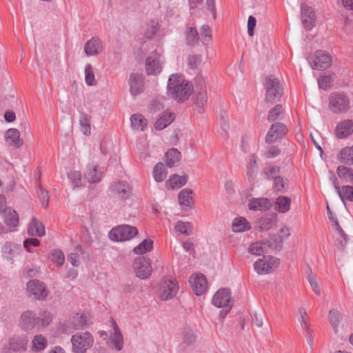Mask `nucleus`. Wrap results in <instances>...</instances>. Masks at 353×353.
Segmentation results:
<instances>
[{
	"instance_id": "nucleus-1",
	"label": "nucleus",
	"mask_w": 353,
	"mask_h": 353,
	"mask_svg": "<svg viewBox=\"0 0 353 353\" xmlns=\"http://www.w3.org/2000/svg\"><path fill=\"white\" fill-rule=\"evenodd\" d=\"M192 91V83L185 81L183 75L173 74L170 76L167 85L168 96L178 101H183L188 99Z\"/></svg>"
},
{
	"instance_id": "nucleus-2",
	"label": "nucleus",
	"mask_w": 353,
	"mask_h": 353,
	"mask_svg": "<svg viewBox=\"0 0 353 353\" xmlns=\"http://www.w3.org/2000/svg\"><path fill=\"white\" fill-rule=\"evenodd\" d=\"M52 319L51 314L46 311L37 316L34 312L27 310L21 314L19 325L25 331L32 330L34 327L39 329L48 325Z\"/></svg>"
},
{
	"instance_id": "nucleus-3",
	"label": "nucleus",
	"mask_w": 353,
	"mask_h": 353,
	"mask_svg": "<svg viewBox=\"0 0 353 353\" xmlns=\"http://www.w3.org/2000/svg\"><path fill=\"white\" fill-rule=\"evenodd\" d=\"M265 101L268 103H275L279 101L283 94V88L280 81L272 76L265 79Z\"/></svg>"
},
{
	"instance_id": "nucleus-4",
	"label": "nucleus",
	"mask_w": 353,
	"mask_h": 353,
	"mask_svg": "<svg viewBox=\"0 0 353 353\" xmlns=\"http://www.w3.org/2000/svg\"><path fill=\"white\" fill-rule=\"evenodd\" d=\"M329 108L335 114L347 112L350 108L349 97L343 92H334L329 97Z\"/></svg>"
},
{
	"instance_id": "nucleus-5",
	"label": "nucleus",
	"mask_w": 353,
	"mask_h": 353,
	"mask_svg": "<svg viewBox=\"0 0 353 353\" xmlns=\"http://www.w3.org/2000/svg\"><path fill=\"white\" fill-rule=\"evenodd\" d=\"M71 343L74 353H85L93 345L94 339L90 332L77 333L72 336Z\"/></svg>"
},
{
	"instance_id": "nucleus-6",
	"label": "nucleus",
	"mask_w": 353,
	"mask_h": 353,
	"mask_svg": "<svg viewBox=\"0 0 353 353\" xmlns=\"http://www.w3.org/2000/svg\"><path fill=\"white\" fill-rule=\"evenodd\" d=\"M137 234L138 230L136 227L130 225H120L112 228V241H129Z\"/></svg>"
},
{
	"instance_id": "nucleus-7",
	"label": "nucleus",
	"mask_w": 353,
	"mask_h": 353,
	"mask_svg": "<svg viewBox=\"0 0 353 353\" xmlns=\"http://www.w3.org/2000/svg\"><path fill=\"white\" fill-rule=\"evenodd\" d=\"M179 286L175 279L172 276H164L160 288V298L163 301L173 299L177 294Z\"/></svg>"
},
{
	"instance_id": "nucleus-8",
	"label": "nucleus",
	"mask_w": 353,
	"mask_h": 353,
	"mask_svg": "<svg viewBox=\"0 0 353 353\" xmlns=\"http://www.w3.org/2000/svg\"><path fill=\"white\" fill-rule=\"evenodd\" d=\"M308 62L314 70H325L332 64L330 54L323 50H316L313 57H310Z\"/></svg>"
},
{
	"instance_id": "nucleus-9",
	"label": "nucleus",
	"mask_w": 353,
	"mask_h": 353,
	"mask_svg": "<svg viewBox=\"0 0 353 353\" xmlns=\"http://www.w3.org/2000/svg\"><path fill=\"white\" fill-rule=\"evenodd\" d=\"M212 303L216 307H228L231 309L234 301L231 297V291L228 288H221L214 295Z\"/></svg>"
},
{
	"instance_id": "nucleus-10",
	"label": "nucleus",
	"mask_w": 353,
	"mask_h": 353,
	"mask_svg": "<svg viewBox=\"0 0 353 353\" xmlns=\"http://www.w3.org/2000/svg\"><path fill=\"white\" fill-rule=\"evenodd\" d=\"M136 275L141 279H148L152 272L151 261L149 258L138 256L134 259Z\"/></svg>"
},
{
	"instance_id": "nucleus-11",
	"label": "nucleus",
	"mask_w": 353,
	"mask_h": 353,
	"mask_svg": "<svg viewBox=\"0 0 353 353\" xmlns=\"http://www.w3.org/2000/svg\"><path fill=\"white\" fill-rule=\"evenodd\" d=\"M161 54L156 50L152 51L145 60V71L148 75H157L161 73Z\"/></svg>"
},
{
	"instance_id": "nucleus-12",
	"label": "nucleus",
	"mask_w": 353,
	"mask_h": 353,
	"mask_svg": "<svg viewBox=\"0 0 353 353\" xmlns=\"http://www.w3.org/2000/svg\"><path fill=\"white\" fill-rule=\"evenodd\" d=\"M288 130L285 124L276 122L272 124L265 136V142L268 144L276 142L278 139H282L288 132Z\"/></svg>"
},
{
	"instance_id": "nucleus-13",
	"label": "nucleus",
	"mask_w": 353,
	"mask_h": 353,
	"mask_svg": "<svg viewBox=\"0 0 353 353\" xmlns=\"http://www.w3.org/2000/svg\"><path fill=\"white\" fill-rule=\"evenodd\" d=\"M145 77L142 74L132 73L128 79L130 92L134 97L141 94L145 89Z\"/></svg>"
},
{
	"instance_id": "nucleus-14",
	"label": "nucleus",
	"mask_w": 353,
	"mask_h": 353,
	"mask_svg": "<svg viewBox=\"0 0 353 353\" xmlns=\"http://www.w3.org/2000/svg\"><path fill=\"white\" fill-rule=\"evenodd\" d=\"M28 292L37 299H44L48 296V291L45 284L37 279H33L27 283Z\"/></svg>"
},
{
	"instance_id": "nucleus-15",
	"label": "nucleus",
	"mask_w": 353,
	"mask_h": 353,
	"mask_svg": "<svg viewBox=\"0 0 353 353\" xmlns=\"http://www.w3.org/2000/svg\"><path fill=\"white\" fill-rule=\"evenodd\" d=\"M28 341L26 336L12 338L8 345L2 347L1 352L2 353H9L11 350L24 351L26 349Z\"/></svg>"
},
{
	"instance_id": "nucleus-16",
	"label": "nucleus",
	"mask_w": 353,
	"mask_h": 353,
	"mask_svg": "<svg viewBox=\"0 0 353 353\" xmlns=\"http://www.w3.org/2000/svg\"><path fill=\"white\" fill-rule=\"evenodd\" d=\"M302 23L307 30H311L315 26V13L313 9L305 4L301 6Z\"/></svg>"
},
{
	"instance_id": "nucleus-17",
	"label": "nucleus",
	"mask_w": 353,
	"mask_h": 353,
	"mask_svg": "<svg viewBox=\"0 0 353 353\" xmlns=\"http://www.w3.org/2000/svg\"><path fill=\"white\" fill-rule=\"evenodd\" d=\"M103 176V172L101 168L94 163H89L86 166L85 177L90 183H99Z\"/></svg>"
},
{
	"instance_id": "nucleus-18",
	"label": "nucleus",
	"mask_w": 353,
	"mask_h": 353,
	"mask_svg": "<svg viewBox=\"0 0 353 353\" xmlns=\"http://www.w3.org/2000/svg\"><path fill=\"white\" fill-rule=\"evenodd\" d=\"M189 283L196 296L202 295L205 292L208 282L203 274L196 275L195 277L190 276Z\"/></svg>"
},
{
	"instance_id": "nucleus-19",
	"label": "nucleus",
	"mask_w": 353,
	"mask_h": 353,
	"mask_svg": "<svg viewBox=\"0 0 353 353\" xmlns=\"http://www.w3.org/2000/svg\"><path fill=\"white\" fill-rule=\"evenodd\" d=\"M248 160L249 162L246 165V174L249 183L252 185L259 172L257 157L254 154H251L248 156Z\"/></svg>"
},
{
	"instance_id": "nucleus-20",
	"label": "nucleus",
	"mask_w": 353,
	"mask_h": 353,
	"mask_svg": "<svg viewBox=\"0 0 353 353\" xmlns=\"http://www.w3.org/2000/svg\"><path fill=\"white\" fill-rule=\"evenodd\" d=\"M112 330L114 333H112V349H115L117 351H121L124 345L123 336L120 331L117 322L112 318Z\"/></svg>"
},
{
	"instance_id": "nucleus-21",
	"label": "nucleus",
	"mask_w": 353,
	"mask_h": 353,
	"mask_svg": "<svg viewBox=\"0 0 353 353\" xmlns=\"http://www.w3.org/2000/svg\"><path fill=\"white\" fill-rule=\"evenodd\" d=\"M272 206L268 198H252L249 199L248 208L252 211H266Z\"/></svg>"
},
{
	"instance_id": "nucleus-22",
	"label": "nucleus",
	"mask_w": 353,
	"mask_h": 353,
	"mask_svg": "<svg viewBox=\"0 0 353 353\" xmlns=\"http://www.w3.org/2000/svg\"><path fill=\"white\" fill-rule=\"evenodd\" d=\"M5 140L6 143L16 148L21 147L23 141L20 138V132L16 128H10L5 133Z\"/></svg>"
},
{
	"instance_id": "nucleus-23",
	"label": "nucleus",
	"mask_w": 353,
	"mask_h": 353,
	"mask_svg": "<svg viewBox=\"0 0 353 353\" xmlns=\"http://www.w3.org/2000/svg\"><path fill=\"white\" fill-rule=\"evenodd\" d=\"M21 248L20 245L12 242H6L2 246L3 256L8 261H12L14 258L20 254Z\"/></svg>"
},
{
	"instance_id": "nucleus-24",
	"label": "nucleus",
	"mask_w": 353,
	"mask_h": 353,
	"mask_svg": "<svg viewBox=\"0 0 353 353\" xmlns=\"http://www.w3.org/2000/svg\"><path fill=\"white\" fill-rule=\"evenodd\" d=\"M88 314H77L72 319L65 325L67 330L71 327L72 330H79L88 324Z\"/></svg>"
},
{
	"instance_id": "nucleus-25",
	"label": "nucleus",
	"mask_w": 353,
	"mask_h": 353,
	"mask_svg": "<svg viewBox=\"0 0 353 353\" xmlns=\"http://www.w3.org/2000/svg\"><path fill=\"white\" fill-rule=\"evenodd\" d=\"M335 132L339 139L348 137L353 132V121L350 119L341 121L336 125Z\"/></svg>"
},
{
	"instance_id": "nucleus-26",
	"label": "nucleus",
	"mask_w": 353,
	"mask_h": 353,
	"mask_svg": "<svg viewBox=\"0 0 353 353\" xmlns=\"http://www.w3.org/2000/svg\"><path fill=\"white\" fill-rule=\"evenodd\" d=\"M188 178V175L179 176L176 174H174L165 181V187L168 189L172 190L179 189L187 183Z\"/></svg>"
},
{
	"instance_id": "nucleus-27",
	"label": "nucleus",
	"mask_w": 353,
	"mask_h": 353,
	"mask_svg": "<svg viewBox=\"0 0 353 353\" xmlns=\"http://www.w3.org/2000/svg\"><path fill=\"white\" fill-rule=\"evenodd\" d=\"M101 41L95 38H92L87 41L84 46V52L88 56H94L102 51Z\"/></svg>"
},
{
	"instance_id": "nucleus-28",
	"label": "nucleus",
	"mask_w": 353,
	"mask_h": 353,
	"mask_svg": "<svg viewBox=\"0 0 353 353\" xmlns=\"http://www.w3.org/2000/svg\"><path fill=\"white\" fill-rule=\"evenodd\" d=\"M112 191L121 199H127L130 194V186L126 181H118L115 183Z\"/></svg>"
},
{
	"instance_id": "nucleus-29",
	"label": "nucleus",
	"mask_w": 353,
	"mask_h": 353,
	"mask_svg": "<svg viewBox=\"0 0 353 353\" xmlns=\"http://www.w3.org/2000/svg\"><path fill=\"white\" fill-rule=\"evenodd\" d=\"M184 34L187 46L194 47L199 45V36L195 27L188 26Z\"/></svg>"
},
{
	"instance_id": "nucleus-30",
	"label": "nucleus",
	"mask_w": 353,
	"mask_h": 353,
	"mask_svg": "<svg viewBox=\"0 0 353 353\" xmlns=\"http://www.w3.org/2000/svg\"><path fill=\"white\" fill-rule=\"evenodd\" d=\"M277 221V214L276 213H268L262 216L259 220V228L261 230H268L273 227Z\"/></svg>"
},
{
	"instance_id": "nucleus-31",
	"label": "nucleus",
	"mask_w": 353,
	"mask_h": 353,
	"mask_svg": "<svg viewBox=\"0 0 353 353\" xmlns=\"http://www.w3.org/2000/svg\"><path fill=\"white\" fill-rule=\"evenodd\" d=\"M3 221L10 227H16L19 223V216L17 212L10 208L4 209L3 212Z\"/></svg>"
},
{
	"instance_id": "nucleus-32",
	"label": "nucleus",
	"mask_w": 353,
	"mask_h": 353,
	"mask_svg": "<svg viewBox=\"0 0 353 353\" xmlns=\"http://www.w3.org/2000/svg\"><path fill=\"white\" fill-rule=\"evenodd\" d=\"M175 116L173 112H165L160 117L154 124L157 130H162L171 124L174 120Z\"/></svg>"
},
{
	"instance_id": "nucleus-33",
	"label": "nucleus",
	"mask_w": 353,
	"mask_h": 353,
	"mask_svg": "<svg viewBox=\"0 0 353 353\" xmlns=\"http://www.w3.org/2000/svg\"><path fill=\"white\" fill-rule=\"evenodd\" d=\"M28 232L32 236H42L45 235V228L41 222L32 218L29 225Z\"/></svg>"
},
{
	"instance_id": "nucleus-34",
	"label": "nucleus",
	"mask_w": 353,
	"mask_h": 353,
	"mask_svg": "<svg viewBox=\"0 0 353 353\" xmlns=\"http://www.w3.org/2000/svg\"><path fill=\"white\" fill-rule=\"evenodd\" d=\"M196 93L194 103L197 112L203 114L204 112V106L208 101L207 91H199L196 92Z\"/></svg>"
},
{
	"instance_id": "nucleus-35",
	"label": "nucleus",
	"mask_w": 353,
	"mask_h": 353,
	"mask_svg": "<svg viewBox=\"0 0 353 353\" xmlns=\"http://www.w3.org/2000/svg\"><path fill=\"white\" fill-rule=\"evenodd\" d=\"M181 159V152L176 148H171L165 153L166 165L169 168L174 166Z\"/></svg>"
},
{
	"instance_id": "nucleus-36",
	"label": "nucleus",
	"mask_w": 353,
	"mask_h": 353,
	"mask_svg": "<svg viewBox=\"0 0 353 353\" xmlns=\"http://www.w3.org/2000/svg\"><path fill=\"white\" fill-rule=\"evenodd\" d=\"M288 190V180L281 176L274 178L273 190L277 194H283Z\"/></svg>"
},
{
	"instance_id": "nucleus-37",
	"label": "nucleus",
	"mask_w": 353,
	"mask_h": 353,
	"mask_svg": "<svg viewBox=\"0 0 353 353\" xmlns=\"http://www.w3.org/2000/svg\"><path fill=\"white\" fill-rule=\"evenodd\" d=\"M291 199L285 196H279L275 201V209L281 213L287 212L290 208Z\"/></svg>"
},
{
	"instance_id": "nucleus-38",
	"label": "nucleus",
	"mask_w": 353,
	"mask_h": 353,
	"mask_svg": "<svg viewBox=\"0 0 353 353\" xmlns=\"http://www.w3.org/2000/svg\"><path fill=\"white\" fill-rule=\"evenodd\" d=\"M132 127L137 130L143 131L147 126V120L142 114H134L130 117Z\"/></svg>"
},
{
	"instance_id": "nucleus-39",
	"label": "nucleus",
	"mask_w": 353,
	"mask_h": 353,
	"mask_svg": "<svg viewBox=\"0 0 353 353\" xmlns=\"http://www.w3.org/2000/svg\"><path fill=\"white\" fill-rule=\"evenodd\" d=\"M193 191L191 189H184L179 194V202L181 205L192 207L194 204L193 198L191 194Z\"/></svg>"
},
{
	"instance_id": "nucleus-40",
	"label": "nucleus",
	"mask_w": 353,
	"mask_h": 353,
	"mask_svg": "<svg viewBox=\"0 0 353 353\" xmlns=\"http://www.w3.org/2000/svg\"><path fill=\"white\" fill-rule=\"evenodd\" d=\"M79 123L80 131L85 136L91 134L90 117L85 113H81Z\"/></svg>"
},
{
	"instance_id": "nucleus-41",
	"label": "nucleus",
	"mask_w": 353,
	"mask_h": 353,
	"mask_svg": "<svg viewBox=\"0 0 353 353\" xmlns=\"http://www.w3.org/2000/svg\"><path fill=\"white\" fill-rule=\"evenodd\" d=\"M328 319L330 324L332 325L334 332L336 334L338 332V328L339 324L342 320L341 314L335 309L330 310L328 313Z\"/></svg>"
},
{
	"instance_id": "nucleus-42",
	"label": "nucleus",
	"mask_w": 353,
	"mask_h": 353,
	"mask_svg": "<svg viewBox=\"0 0 353 353\" xmlns=\"http://www.w3.org/2000/svg\"><path fill=\"white\" fill-rule=\"evenodd\" d=\"M338 157L341 161L348 165H353V146L343 148Z\"/></svg>"
},
{
	"instance_id": "nucleus-43",
	"label": "nucleus",
	"mask_w": 353,
	"mask_h": 353,
	"mask_svg": "<svg viewBox=\"0 0 353 353\" xmlns=\"http://www.w3.org/2000/svg\"><path fill=\"white\" fill-rule=\"evenodd\" d=\"M154 179L157 182L163 181L167 176V170L163 163L159 162L154 167Z\"/></svg>"
},
{
	"instance_id": "nucleus-44",
	"label": "nucleus",
	"mask_w": 353,
	"mask_h": 353,
	"mask_svg": "<svg viewBox=\"0 0 353 353\" xmlns=\"http://www.w3.org/2000/svg\"><path fill=\"white\" fill-rule=\"evenodd\" d=\"M153 241L150 239H144L141 243L134 248L133 252L136 254H143L152 250Z\"/></svg>"
},
{
	"instance_id": "nucleus-45",
	"label": "nucleus",
	"mask_w": 353,
	"mask_h": 353,
	"mask_svg": "<svg viewBox=\"0 0 353 353\" xmlns=\"http://www.w3.org/2000/svg\"><path fill=\"white\" fill-rule=\"evenodd\" d=\"M266 243L268 248L280 251L283 248V236L279 234H272L270 239Z\"/></svg>"
},
{
	"instance_id": "nucleus-46",
	"label": "nucleus",
	"mask_w": 353,
	"mask_h": 353,
	"mask_svg": "<svg viewBox=\"0 0 353 353\" xmlns=\"http://www.w3.org/2000/svg\"><path fill=\"white\" fill-rule=\"evenodd\" d=\"M175 230L180 234L189 236L192 233L193 227L192 223L190 222L179 221L176 223Z\"/></svg>"
},
{
	"instance_id": "nucleus-47",
	"label": "nucleus",
	"mask_w": 353,
	"mask_h": 353,
	"mask_svg": "<svg viewBox=\"0 0 353 353\" xmlns=\"http://www.w3.org/2000/svg\"><path fill=\"white\" fill-rule=\"evenodd\" d=\"M266 247H268L266 243L257 241L250 245L248 251L251 254L260 256L265 252Z\"/></svg>"
},
{
	"instance_id": "nucleus-48",
	"label": "nucleus",
	"mask_w": 353,
	"mask_h": 353,
	"mask_svg": "<svg viewBox=\"0 0 353 353\" xmlns=\"http://www.w3.org/2000/svg\"><path fill=\"white\" fill-rule=\"evenodd\" d=\"M337 174L340 178H344L346 181L353 183V169L343 165L337 168Z\"/></svg>"
},
{
	"instance_id": "nucleus-49",
	"label": "nucleus",
	"mask_w": 353,
	"mask_h": 353,
	"mask_svg": "<svg viewBox=\"0 0 353 353\" xmlns=\"http://www.w3.org/2000/svg\"><path fill=\"white\" fill-rule=\"evenodd\" d=\"M283 106L281 104L276 105L273 108H272L268 113V120L270 122H274L277 119H281V115L283 114Z\"/></svg>"
},
{
	"instance_id": "nucleus-50",
	"label": "nucleus",
	"mask_w": 353,
	"mask_h": 353,
	"mask_svg": "<svg viewBox=\"0 0 353 353\" xmlns=\"http://www.w3.org/2000/svg\"><path fill=\"white\" fill-rule=\"evenodd\" d=\"M68 177L70 179L74 188H79L82 186V176L79 171L73 170L68 174Z\"/></svg>"
},
{
	"instance_id": "nucleus-51",
	"label": "nucleus",
	"mask_w": 353,
	"mask_h": 353,
	"mask_svg": "<svg viewBox=\"0 0 353 353\" xmlns=\"http://www.w3.org/2000/svg\"><path fill=\"white\" fill-rule=\"evenodd\" d=\"M51 260L57 264L59 268L62 267L65 261V256L63 252L59 249H55L52 251Z\"/></svg>"
},
{
	"instance_id": "nucleus-52",
	"label": "nucleus",
	"mask_w": 353,
	"mask_h": 353,
	"mask_svg": "<svg viewBox=\"0 0 353 353\" xmlns=\"http://www.w3.org/2000/svg\"><path fill=\"white\" fill-rule=\"evenodd\" d=\"M247 220L243 217L236 218L232 222V230L234 232H241L245 231Z\"/></svg>"
},
{
	"instance_id": "nucleus-53",
	"label": "nucleus",
	"mask_w": 353,
	"mask_h": 353,
	"mask_svg": "<svg viewBox=\"0 0 353 353\" xmlns=\"http://www.w3.org/2000/svg\"><path fill=\"white\" fill-rule=\"evenodd\" d=\"M254 270L259 274H268L270 272L269 266L267 265L266 256H263V259L257 260L254 264Z\"/></svg>"
},
{
	"instance_id": "nucleus-54",
	"label": "nucleus",
	"mask_w": 353,
	"mask_h": 353,
	"mask_svg": "<svg viewBox=\"0 0 353 353\" xmlns=\"http://www.w3.org/2000/svg\"><path fill=\"white\" fill-rule=\"evenodd\" d=\"M47 346V340L42 335H36L32 340V349L34 351H40Z\"/></svg>"
},
{
	"instance_id": "nucleus-55",
	"label": "nucleus",
	"mask_w": 353,
	"mask_h": 353,
	"mask_svg": "<svg viewBox=\"0 0 353 353\" xmlns=\"http://www.w3.org/2000/svg\"><path fill=\"white\" fill-rule=\"evenodd\" d=\"M85 81L86 84L90 86L96 84L93 68L90 64L86 65L85 67Z\"/></svg>"
},
{
	"instance_id": "nucleus-56",
	"label": "nucleus",
	"mask_w": 353,
	"mask_h": 353,
	"mask_svg": "<svg viewBox=\"0 0 353 353\" xmlns=\"http://www.w3.org/2000/svg\"><path fill=\"white\" fill-rule=\"evenodd\" d=\"M182 334L183 343L187 345L192 344L196 340V335L194 331L190 327H184Z\"/></svg>"
},
{
	"instance_id": "nucleus-57",
	"label": "nucleus",
	"mask_w": 353,
	"mask_h": 353,
	"mask_svg": "<svg viewBox=\"0 0 353 353\" xmlns=\"http://www.w3.org/2000/svg\"><path fill=\"white\" fill-rule=\"evenodd\" d=\"M38 196L43 208H47L50 199V196L47 190L40 186L37 190Z\"/></svg>"
},
{
	"instance_id": "nucleus-58",
	"label": "nucleus",
	"mask_w": 353,
	"mask_h": 353,
	"mask_svg": "<svg viewBox=\"0 0 353 353\" xmlns=\"http://www.w3.org/2000/svg\"><path fill=\"white\" fill-rule=\"evenodd\" d=\"M332 79L330 76H321L318 79L319 87L323 90H327L332 85Z\"/></svg>"
},
{
	"instance_id": "nucleus-59",
	"label": "nucleus",
	"mask_w": 353,
	"mask_h": 353,
	"mask_svg": "<svg viewBox=\"0 0 353 353\" xmlns=\"http://www.w3.org/2000/svg\"><path fill=\"white\" fill-rule=\"evenodd\" d=\"M280 172V169L277 166H268L264 168L263 173L266 176V177L269 179H272L274 180L275 177H277L276 174Z\"/></svg>"
},
{
	"instance_id": "nucleus-60",
	"label": "nucleus",
	"mask_w": 353,
	"mask_h": 353,
	"mask_svg": "<svg viewBox=\"0 0 353 353\" xmlns=\"http://www.w3.org/2000/svg\"><path fill=\"white\" fill-rule=\"evenodd\" d=\"M202 57L199 54H193L188 57V65L190 69H195L201 63Z\"/></svg>"
},
{
	"instance_id": "nucleus-61",
	"label": "nucleus",
	"mask_w": 353,
	"mask_h": 353,
	"mask_svg": "<svg viewBox=\"0 0 353 353\" xmlns=\"http://www.w3.org/2000/svg\"><path fill=\"white\" fill-rule=\"evenodd\" d=\"M308 269L310 272V274L307 276V281L310 284L311 288L316 295H320L321 292L319 288V285L315 279L312 276V269L310 267H308Z\"/></svg>"
},
{
	"instance_id": "nucleus-62",
	"label": "nucleus",
	"mask_w": 353,
	"mask_h": 353,
	"mask_svg": "<svg viewBox=\"0 0 353 353\" xmlns=\"http://www.w3.org/2000/svg\"><path fill=\"white\" fill-rule=\"evenodd\" d=\"M196 92L207 91L205 87V79L201 75H197L195 78Z\"/></svg>"
},
{
	"instance_id": "nucleus-63",
	"label": "nucleus",
	"mask_w": 353,
	"mask_h": 353,
	"mask_svg": "<svg viewBox=\"0 0 353 353\" xmlns=\"http://www.w3.org/2000/svg\"><path fill=\"white\" fill-rule=\"evenodd\" d=\"M201 35L205 41H210L212 39L211 29L208 25H203L200 29Z\"/></svg>"
},
{
	"instance_id": "nucleus-64",
	"label": "nucleus",
	"mask_w": 353,
	"mask_h": 353,
	"mask_svg": "<svg viewBox=\"0 0 353 353\" xmlns=\"http://www.w3.org/2000/svg\"><path fill=\"white\" fill-rule=\"evenodd\" d=\"M342 194H343L344 199H346L350 201H353V187L351 185H344L342 188Z\"/></svg>"
}]
</instances>
